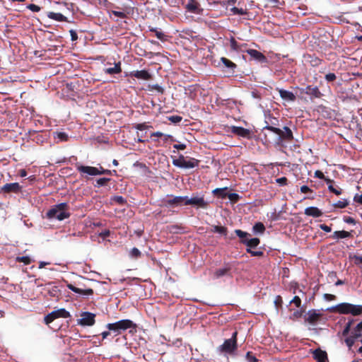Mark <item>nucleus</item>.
Instances as JSON below:
<instances>
[{"label":"nucleus","mask_w":362,"mask_h":362,"mask_svg":"<svg viewBox=\"0 0 362 362\" xmlns=\"http://www.w3.org/2000/svg\"><path fill=\"white\" fill-rule=\"evenodd\" d=\"M307 61L313 67L320 66L322 64V60L315 55L308 54Z\"/></svg>","instance_id":"27"},{"label":"nucleus","mask_w":362,"mask_h":362,"mask_svg":"<svg viewBox=\"0 0 362 362\" xmlns=\"http://www.w3.org/2000/svg\"><path fill=\"white\" fill-rule=\"evenodd\" d=\"M329 311L339 314H351L358 316L362 314V305H353L349 303H341L328 309Z\"/></svg>","instance_id":"2"},{"label":"nucleus","mask_w":362,"mask_h":362,"mask_svg":"<svg viewBox=\"0 0 362 362\" xmlns=\"http://www.w3.org/2000/svg\"><path fill=\"white\" fill-rule=\"evenodd\" d=\"M354 201L360 204H362V194H356L354 197Z\"/></svg>","instance_id":"64"},{"label":"nucleus","mask_w":362,"mask_h":362,"mask_svg":"<svg viewBox=\"0 0 362 362\" xmlns=\"http://www.w3.org/2000/svg\"><path fill=\"white\" fill-rule=\"evenodd\" d=\"M238 332L235 331L233 333L230 339H226L223 344L218 347V350L221 353L228 354L230 356L235 355L238 349Z\"/></svg>","instance_id":"3"},{"label":"nucleus","mask_w":362,"mask_h":362,"mask_svg":"<svg viewBox=\"0 0 362 362\" xmlns=\"http://www.w3.org/2000/svg\"><path fill=\"white\" fill-rule=\"evenodd\" d=\"M152 90H156L158 93L163 94L164 93V89L160 86L156 84L152 86Z\"/></svg>","instance_id":"61"},{"label":"nucleus","mask_w":362,"mask_h":362,"mask_svg":"<svg viewBox=\"0 0 362 362\" xmlns=\"http://www.w3.org/2000/svg\"><path fill=\"white\" fill-rule=\"evenodd\" d=\"M351 236V233L350 232L346 230H337L333 233L332 238L334 239H342L350 238Z\"/></svg>","instance_id":"29"},{"label":"nucleus","mask_w":362,"mask_h":362,"mask_svg":"<svg viewBox=\"0 0 362 362\" xmlns=\"http://www.w3.org/2000/svg\"><path fill=\"white\" fill-rule=\"evenodd\" d=\"M77 170L89 175H98L100 173L99 168L92 166L77 165Z\"/></svg>","instance_id":"14"},{"label":"nucleus","mask_w":362,"mask_h":362,"mask_svg":"<svg viewBox=\"0 0 362 362\" xmlns=\"http://www.w3.org/2000/svg\"><path fill=\"white\" fill-rule=\"evenodd\" d=\"M167 199L163 200V205L166 207L168 206H179L185 205L187 196H177L168 195Z\"/></svg>","instance_id":"7"},{"label":"nucleus","mask_w":362,"mask_h":362,"mask_svg":"<svg viewBox=\"0 0 362 362\" xmlns=\"http://www.w3.org/2000/svg\"><path fill=\"white\" fill-rule=\"evenodd\" d=\"M47 17L59 22H69L67 18L60 13L49 12Z\"/></svg>","instance_id":"24"},{"label":"nucleus","mask_w":362,"mask_h":362,"mask_svg":"<svg viewBox=\"0 0 362 362\" xmlns=\"http://www.w3.org/2000/svg\"><path fill=\"white\" fill-rule=\"evenodd\" d=\"M276 90L279 92L281 98L284 100L293 102L296 99V95L291 91L279 88H276Z\"/></svg>","instance_id":"18"},{"label":"nucleus","mask_w":362,"mask_h":362,"mask_svg":"<svg viewBox=\"0 0 362 362\" xmlns=\"http://www.w3.org/2000/svg\"><path fill=\"white\" fill-rule=\"evenodd\" d=\"M67 288L71 290V291L80 294V295H84V296H91L93 294V290L92 288H87V289H81L79 288L76 287L71 284H67Z\"/></svg>","instance_id":"17"},{"label":"nucleus","mask_w":362,"mask_h":362,"mask_svg":"<svg viewBox=\"0 0 362 362\" xmlns=\"http://www.w3.org/2000/svg\"><path fill=\"white\" fill-rule=\"evenodd\" d=\"M344 221L347 223H351V224H355L356 223V221L354 220V218H352V217H350V216H344Z\"/></svg>","instance_id":"63"},{"label":"nucleus","mask_w":362,"mask_h":362,"mask_svg":"<svg viewBox=\"0 0 362 362\" xmlns=\"http://www.w3.org/2000/svg\"><path fill=\"white\" fill-rule=\"evenodd\" d=\"M113 200L120 205H124L126 203V199L122 196H115L113 197Z\"/></svg>","instance_id":"50"},{"label":"nucleus","mask_w":362,"mask_h":362,"mask_svg":"<svg viewBox=\"0 0 362 362\" xmlns=\"http://www.w3.org/2000/svg\"><path fill=\"white\" fill-rule=\"evenodd\" d=\"M246 52L250 56L252 57V58L258 60L259 62H265L266 61V57L260 52L256 50V49H247L246 51Z\"/></svg>","instance_id":"21"},{"label":"nucleus","mask_w":362,"mask_h":362,"mask_svg":"<svg viewBox=\"0 0 362 362\" xmlns=\"http://www.w3.org/2000/svg\"><path fill=\"white\" fill-rule=\"evenodd\" d=\"M227 197L233 203L237 202L240 199V196L236 193H229Z\"/></svg>","instance_id":"47"},{"label":"nucleus","mask_w":362,"mask_h":362,"mask_svg":"<svg viewBox=\"0 0 362 362\" xmlns=\"http://www.w3.org/2000/svg\"><path fill=\"white\" fill-rule=\"evenodd\" d=\"M134 127L139 131H143L148 129L149 128H152V126L148 125V122L139 123L134 125Z\"/></svg>","instance_id":"41"},{"label":"nucleus","mask_w":362,"mask_h":362,"mask_svg":"<svg viewBox=\"0 0 362 362\" xmlns=\"http://www.w3.org/2000/svg\"><path fill=\"white\" fill-rule=\"evenodd\" d=\"M356 340V339L355 338H353L352 336L350 335L349 337H347L345 339L344 341L346 346L349 347V349H351L353 345L354 344Z\"/></svg>","instance_id":"44"},{"label":"nucleus","mask_w":362,"mask_h":362,"mask_svg":"<svg viewBox=\"0 0 362 362\" xmlns=\"http://www.w3.org/2000/svg\"><path fill=\"white\" fill-rule=\"evenodd\" d=\"M21 186L18 182L7 183L4 185L1 190L5 193H18L21 190Z\"/></svg>","instance_id":"13"},{"label":"nucleus","mask_w":362,"mask_h":362,"mask_svg":"<svg viewBox=\"0 0 362 362\" xmlns=\"http://www.w3.org/2000/svg\"><path fill=\"white\" fill-rule=\"evenodd\" d=\"M305 214L313 218H318L322 215V212L317 207L310 206L305 209Z\"/></svg>","instance_id":"20"},{"label":"nucleus","mask_w":362,"mask_h":362,"mask_svg":"<svg viewBox=\"0 0 362 362\" xmlns=\"http://www.w3.org/2000/svg\"><path fill=\"white\" fill-rule=\"evenodd\" d=\"M324 298L328 301H332L336 299V296L333 294L325 293L323 296Z\"/></svg>","instance_id":"60"},{"label":"nucleus","mask_w":362,"mask_h":362,"mask_svg":"<svg viewBox=\"0 0 362 362\" xmlns=\"http://www.w3.org/2000/svg\"><path fill=\"white\" fill-rule=\"evenodd\" d=\"M16 260L18 262H23L25 265L31 263V259L28 256L17 257Z\"/></svg>","instance_id":"40"},{"label":"nucleus","mask_w":362,"mask_h":362,"mask_svg":"<svg viewBox=\"0 0 362 362\" xmlns=\"http://www.w3.org/2000/svg\"><path fill=\"white\" fill-rule=\"evenodd\" d=\"M349 205V202L346 199H343L338 201L337 202L333 204V206L334 208L338 209H344Z\"/></svg>","instance_id":"38"},{"label":"nucleus","mask_w":362,"mask_h":362,"mask_svg":"<svg viewBox=\"0 0 362 362\" xmlns=\"http://www.w3.org/2000/svg\"><path fill=\"white\" fill-rule=\"evenodd\" d=\"M81 318L77 320V324L81 326H93L95 322V315L90 312H83Z\"/></svg>","instance_id":"8"},{"label":"nucleus","mask_w":362,"mask_h":362,"mask_svg":"<svg viewBox=\"0 0 362 362\" xmlns=\"http://www.w3.org/2000/svg\"><path fill=\"white\" fill-rule=\"evenodd\" d=\"M131 256L134 258H138L141 256V252L136 247L131 250Z\"/></svg>","instance_id":"57"},{"label":"nucleus","mask_w":362,"mask_h":362,"mask_svg":"<svg viewBox=\"0 0 362 362\" xmlns=\"http://www.w3.org/2000/svg\"><path fill=\"white\" fill-rule=\"evenodd\" d=\"M313 358L317 362H327L328 358L327 352L320 349H317L313 351Z\"/></svg>","instance_id":"19"},{"label":"nucleus","mask_w":362,"mask_h":362,"mask_svg":"<svg viewBox=\"0 0 362 362\" xmlns=\"http://www.w3.org/2000/svg\"><path fill=\"white\" fill-rule=\"evenodd\" d=\"M264 129L277 134L282 141H291L293 139V132L288 127H284L283 129H281L273 126L267 125Z\"/></svg>","instance_id":"5"},{"label":"nucleus","mask_w":362,"mask_h":362,"mask_svg":"<svg viewBox=\"0 0 362 362\" xmlns=\"http://www.w3.org/2000/svg\"><path fill=\"white\" fill-rule=\"evenodd\" d=\"M303 92L308 95H310L312 98H320L322 97V94L320 91L319 88L317 86H307L304 89Z\"/></svg>","instance_id":"15"},{"label":"nucleus","mask_w":362,"mask_h":362,"mask_svg":"<svg viewBox=\"0 0 362 362\" xmlns=\"http://www.w3.org/2000/svg\"><path fill=\"white\" fill-rule=\"evenodd\" d=\"M149 31L154 33L156 37L162 41L166 40V35L160 30H157L155 28H150Z\"/></svg>","instance_id":"35"},{"label":"nucleus","mask_w":362,"mask_h":362,"mask_svg":"<svg viewBox=\"0 0 362 362\" xmlns=\"http://www.w3.org/2000/svg\"><path fill=\"white\" fill-rule=\"evenodd\" d=\"M104 71L105 74H111V75L121 73L122 72L121 62H119L115 64L114 67L105 69Z\"/></svg>","instance_id":"30"},{"label":"nucleus","mask_w":362,"mask_h":362,"mask_svg":"<svg viewBox=\"0 0 362 362\" xmlns=\"http://www.w3.org/2000/svg\"><path fill=\"white\" fill-rule=\"evenodd\" d=\"M230 45L231 49H233L234 51L239 50L238 43L233 37H231L230 39Z\"/></svg>","instance_id":"45"},{"label":"nucleus","mask_w":362,"mask_h":362,"mask_svg":"<svg viewBox=\"0 0 362 362\" xmlns=\"http://www.w3.org/2000/svg\"><path fill=\"white\" fill-rule=\"evenodd\" d=\"M110 235V231L109 230H105L100 233L99 236L101 237L103 239H105L107 237H109Z\"/></svg>","instance_id":"62"},{"label":"nucleus","mask_w":362,"mask_h":362,"mask_svg":"<svg viewBox=\"0 0 362 362\" xmlns=\"http://www.w3.org/2000/svg\"><path fill=\"white\" fill-rule=\"evenodd\" d=\"M231 132L245 139H250L252 136V132L250 129L243 128L242 127H231Z\"/></svg>","instance_id":"12"},{"label":"nucleus","mask_w":362,"mask_h":362,"mask_svg":"<svg viewBox=\"0 0 362 362\" xmlns=\"http://www.w3.org/2000/svg\"><path fill=\"white\" fill-rule=\"evenodd\" d=\"M235 233L240 238V243H242L243 240H247L248 237L250 236V235L245 231H243L240 229H236L235 230Z\"/></svg>","instance_id":"37"},{"label":"nucleus","mask_w":362,"mask_h":362,"mask_svg":"<svg viewBox=\"0 0 362 362\" xmlns=\"http://www.w3.org/2000/svg\"><path fill=\"white\" fill-rule=\"evenodd\" d=\"M71 316L69 312L64 308H60L52 311L45 317V322L46 325H49L57 318H68Z\"/></svg>","instance_id":"6"},{"label":"nucleus","mask_w":362,"mask_h":362,"mask_svg":"<svg viewBox=\"0 0 362 362\" xmlns=\"http://www.w3.org/2000/svg\"><path fill=\"white\" fill-rule=\"evenodd\" d=\"M325 78L327 82H332L336 80L337 76L334 73H329L325 75Z\"/></svg>","instance_id":"51"},{"label":"nucleus","mask_w":362,"mask_h":362,"mask_svg":"<svg viewBox=\"0 0 362 362\" xmlns=\"http://www.w3.org/2000/svg\"><path fill=\"white\" fill-rule=\"evenodd\" d=\"M246 252L254 257H262L264 255V252L262 251H254L250 250V248H247Z\"/></svg>","instance_id":"49"},{"label":"nucleus","mask_w":362,"mask_h":362,"mask_svg":"<svg viewBox=\"0 0 362 362\" xmlns=\"http://www.w3.org/2000/svg\"><path fill=\"white\" fill-rule=\"evenodd\" d=\"M53 137L57 143L65 142L69 140V135L64 132H55L53 133Z\"/></svg>","instance_id":"25"},{"label":"nucleus","mask_w":362,"mask_h":362,"mask_svg":"<svg viewBox=\"0 0 362 362\" xmlns=\"http://www.w3.org/2000/svg\"><path fill=\"white\" fill-rule=\"evenodd\" d=\"M168 120L170 121L173 123H179L182 121V117L179 115H172L168 117Z\"/></svg>","instance_id":"48"},{"label":"nucleus","mask_w":362,"mask_h":362,"mask_svg":"<svg viewBox=\"0 0 362 362\" xmlns=\"http://www.w3.org/2000/svg\"><path fill=\"white\" fill-rule=\"evenodd\" d=\"M227 188H216L213 190L212 193L214 195L217 196L220 198L224 199L227 197L228 193L226 192Z\"/></svg>","instance_id":"31"},{"label":"nucleus","mask_w":362,"mask_h":362,"mask_svg":"<svg viewBox=\"0 0 362 362\" xmlns=\"http://www.w3.org/2000/svg\"><path fill=\"white\" fill-rule=\"evenodd\" d=\"M290 303H293L297 308H299L301 305V300L298 296H294Z\"/></svg>","instance_id":"53"},{"label":"nucleus","mask_w":362,"mask_h":362,"mask_svg":"<svg viewBox=\"0 0 362 362\" xmlns=\"http://www.w3.org/2000/svg\"><path fill=\"white\" fill-rule=\"evenodd\" d=\"M185 205H193L197 206L199 208L206 209L208 207L209 203L204 200V197H192L189 198L187 196V200L185 202Z\"/></svg>","instance_id":"10"},{"label":"nucleus","mask_w":362,"mask_h":362,"mask_svg":"<svg viewBox=\"0 0 362 362\" xmlns=\"http://www.w3.org/2000/svg\"><path fill=\"white\" fill-rule=\"evenodd\" d=\"M245 357L248 362H258L259 361V360L256 358V356L251 351L247 352Z\"/></svg>","instance_id":"46"},{"label":"nucleus","mask_w":362,"mask_h":362,"mask_svg":"<svg viewBox=\"0 0 362 362\" xmlns=\"http://www.w3.org/2000/svg\"><path fill=\"white\" fill-rule=\"evenodd\" d=\"M110 180H111V179L107 178V177L99 178L95 180V183H93V186L95 187H100L103 186H106L107 182H110Z\"/></svg>","instance_id":"33"},{"label":"nucleus","mask_w":362,"mask_h":362,"mask_svg":"<svg viewBox=\"0 0 362 362\" xmlns=\"http://www.w3.org/2000/svg\"><path fill=\"white\" fill-rule=\"evenodd\" d=\"M129 76L144 81L151 79V74L146 70L134 71L129 74Z\"/></svg>","instance_id":"16"},{"label":"nucleus","mask_w":362,"mask_h":362,"mask_svg":"<svg viewBox=\"0 0 362 362\" xmlns=\"http://www.w3.org/2000/svg\"><path fill=\"white\" fill-rule=\"evenodd\" d=\"M112 13L119 18H124L127 17V14L122 11H112Z\"/></svg>","instance_id":"58"},{"label":"nucleus","mask_w":362,"mask_h":362,"mask_svg":"<svg viewBox=\"0 0 362 362\" xmlns=\"http://www.w3.org/2000/svg\"><path fill=\"white\" fill-rule=\"evenodd\" d=\"M322 313H319L315 309L308 310L306 316H305V321L310 325H315L319 322L322 317Z\"/></svg>","instance_id":"11"},{"label":"nucleus","mask_w":362,"mask_h":362,"mask_svg":"<svg viewBox=\"0 0 362 362\" xmlns=\"http://www.w3.org/2000/svg\"><path fill=\"white\" fill-rule=\"evenodd\" d=\"M161 139L163 140V141L165 144H170V143L175 141V139H174V137L173 136H171L170 134H163Z\"/></svg>","instance_id":"43"},{"label":"nucleus","mask_w":362,"mask_h":362,"mask_svg":"<svg viewBox=\"0 0 362 362\" xmlns=\"http://www.w3.org/2000/svg\"><path fill=\"white\" fill-rule=\"evenodd\" d=\"M221 62L223 64V65L226 67L230 69L234 70L237 67V65L235 63H233V62H231L230 60L226 57H221Z\"/></svg>","instance_id":"36"},{"label":"nucleus","mask_w":362,"mask_h":362,"mask_svg":"<svg viewBox=\"0 0 362 362\" xmlns=\"http://www.w3.org/2000/svg\"><path fill=\"white\" fill-rule=\"evenodd\" d=\"M276 182L281 186H285V185H287V184H288V180L286 177L277 178L276 180Z\"/></svg>","instance_id":"56"},{"label":"nucleus","mask_w":362,"mask_h":362,"mask_svg":"<svg viewBox=\"0 0 362 362\" xmlns=\"http://www.w3.org/2000/svg\"><path fill=\"white\" fill-rule=\"evenodd\" d=\"M199 160H173V164L181 168H192L197 166Z\"/></svg>","instance_id":"9"},{"label":"nucleus","mask_w":362,"mask_h":362,"mask_svg":"<svg viewBox=\"0 0 362 362\" xmlns=\"http://www.w3.org/2000/svg\"><path fill=\"white\" fill-rule=\"evenodd\" d=\"M211 231L214 233H218L224 236H226L227 233H228V229L225 226H213Z\"/></svg>","instance_id":"34"},{"label":"nucleus","mask_w":362,"mask_h":362,"mask_svg":"<svg viewBox=\"0 0 362 362\" xmlns=\"http://www.w3.org/2000/svg\"><path fill=\"white\" fill-rule=\"evenodd\" d=\"M283 300L282 298L280 296H276L274 300V304L276 309L282 306Z\"/></svg>","instance_id":"55"},{"label":"nucleus","mask_w":362,"mask_h":362,"mask_svg":"<svg viewBox=\"0 0 362 362\" xmlns=\"http://www.w3.org/2000/svg\"><path fill=\"white\" fill-rule=\"evenodd\" d=\"M136 325L131 320H121L114 323H108L106 327L109 331L112 332L115 336H117L122 331H125L129 328H134Z\"/></svg>","instance_id":"4"},{"label":"nucleus","mask_w":362,"mask_h":362,"mask_svg":"<svg viewBox=\"0 0 362 362\" xmlns=\"http://www.w3.org/2000/svg\"><path fill=\"white\" fill-rule=\"evenodd\" d=\"M133 139H134V142H141V143L145 142V140L143 139V135L142 134L140 135V134L138 132H136L135 135H134Z\"/></svg>","instance_id":"52"},{"label":"nucleus","mask_w":362,"mask_h":362,"mask_svg":"<svg viewBox=\"0 0 362 362\" xmlns=\"http://www.w3.org/2000/svg\"><path fill=\"white\" fill-rule=\"evenodd\" d=\"M354 322V320H349L345 325L344 330L342 331V335L344 337L347 336L350 331H351V327Z\"/></svg>","instance_id":"42"},{"label":"nucleus","mask_w":362,"mask_h":362,"mask_svg":"<svg viewBox=\"0 0 362 362\" xmlns=\"http://www.w3.org/2000/svg\"><path fill=\"white\" fill-rule=\"evenodd\" d=\"M260 243V240L258 238H253L247 240H243L242 244L247 246V248L252 250V248L257 247Z\"/></svg>","instance_id":"23"},{"label":"nucleus","mask_w":362,"mask_h":362,"mask_svg":"<svg viewBox=\"0 0 362 362\" xmlns=\"http://www.w3.org/2000/svg\"><path fill=\"white\" fill-rule=\"evenodd\" d=\"M351 336L356 339H359L362 336V321L360 322L351 332Z\"/></svg>","instance_id":"28"},{"label":"nucleus","mask_w":362,"mask_h":362,"mask_svg":"<svg viewBox=\"0 0 362 362\" xmlns=\"http://www.w3.org/2000/svg\"><path fill=\"white\" fill-rule=\"evenodd\" d=\"M266 228L262 222L256 223L253 227L252 230L255 233H260L262 234L265 231Z\"/></svg>","instance_id":"32"},{"label":"nucleus","mask_w":362,"mask_h":362,"mask_svg":"<svg viewBox=\"0 0 362 362\" xmlns=\"http://www.w3.org/2000/svg\"><path fill=\"white\" fill-rule=\"evenodd\" d=\"M163 135V133L160 132H156L151 134V139H152L154 141H156V139H154L155 137H159L162 138Z\"/></svg>","instance_id":"59"},{"label":"nucleus","mask_w":362,"mask_h":362,"mask_svg":"<svg viewBox=\"0 0 362 362\" xmlns=\"http://www.w3.org/2000/svg\"><path fill=\"white\" fill-rule=\"evenodd\" d=\"M230 11L234 15H245V14H247V11L246 9L239 8H237V7L231 8H230Z\"/></svg>","instance_id":"39"},{"label":"nucleus","mask_w":362,"mask_h":362,"mask_svg":"<svg viewBox=\"0 0 362 362\" xmlns=\"http://www.w3.org/2000/svg\"><path fill=\"white\" fill-rule=\"evenodd\" d=\"M231 267L229 265H226L225 267L219 268L214 272V276L216 279L222 277L223 276L229 275Z\"/></svg>","instance_id":"26"},{"label":"nucleus","mask_w":362,"mask_h":362,"mask_svg":"<svg viewBox=\"0 0 362 362\" xmlns=\"http://www.w3.org/2000/svg\"><path fill=\"white\" fill-rule=\"evenodd\" d=\"M46 216L49 219L63 221L71 216L69 206L65 202L56 204L47 211Z\"/></svg>","instance_id":"1"},{"label":"nucleus","mask_w":362,"mask_h":362,"mask_svg":"<svg viewBox=\"0 0 362 362\" xmlns=\"http://www.w3.org/2000/svg\"><path fill=\"white\" fill-rule=\"evenodd\" d=\"M199 4L197 0H188L185 7L187 10L191 13H199Z\"/></svg>","instance_id":"22"},{"label":"nucleus","mask_w":362,"mask_h":362,"mask_svg":"<svg viewBox=\"0 0 362 362\" xmlns=\"http://www.w3.org/2000/svg\"><path fill=\"white\" fill-rule=\"evenodd\" d=\"M27 8L33 11V12H39L41 10V8L35 4H30L27 6Z\"/></svg>","instance_id":"54"}]
</instances>
